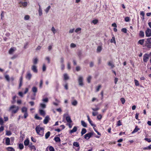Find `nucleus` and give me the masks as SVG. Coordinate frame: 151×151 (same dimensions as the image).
Returning <instances> with one entry per match:
<instances>
[{
  "label": "nucleus",
  "mask_w": 151,
  "mask_h": 151,
  "mask_svg": "<svg viewBox=\"0 0 151 151\" xmlns=\"http://www.w3.org/2000/svg\"><path fill=\"white\" fill-rule=\"evenodd\" d=\"M19 109V107L15 105H12L9 108V111L12 114L17 113Z\"/></svg>",
  "instance_id": "1"
},
{
  "label": "nucleus",
  "mask_w": 151,
  "mask_h": 151,
  "mask_svg": "<svg viewBox=\"0 0 151 151\" xmlns=\"http://www.w3.org/2000/svg\"><path fill=\"white\" fill-rule=\"evenodd\" d=\"M37 133L39 135L42 136L44 134V128L39 126H37L35 128Z\"/></svg>",
  "instance_id": "2"
},
{
  "label": "nucleus",
  "mask_w": 151,
  "mask_h": 151,
  "mask_svg": "<svg viewBox=\"0 0 151 151\" xmlns=\"http://www.w3.org/2000/svg\"><path fill=\"white\" fill-rule=\"evenodd\" d=\"M27 110V108L25 107H23L21 109V111L24 114V118H26L28 116Z\"/></svg>",
  "instance_id": "3"
},
{
  "label": "nucleus",
  "mask_w": 151,
  "mask_h": 151,
  "mask_svg": "<svg viewBox=\"0 0 151 151\" xmlns=\"http://www.w3.org/2000/svg\"><path fill=\"white\" fill-rule=\"evenodd\" d=\"M145 45L148 48H151V37L147 39L145 42Z\"/></svg>",
  "instance_id": "4"
},
{
  "label": "nucleus",
  "mask_w": 151,
  "mask_h": 151,
  "mask_svg": "<svg viewBox=\"0 0 151 151\" xmlns=\"http://www.w3.org/2000/svg\"><path fill=\"white\" fill-rule=\"evenodd\" d=\"M78 81L79 85L81 86H83L84 85L83 83V78L82 76H80L78 78Z\"/></svg>",
  "instance_id": "5"
},
{
  "label": "nucleus",
  "mask_w": 151,
  "mask_h": 151,
  "mask_svg": "<svg viewBox=\"0 0 151 151\" xmlns=\"http://www.w3.org/2000/svg\"><path fill=\"white\" fill-rule=\"evenodd\" d=\"M145 35L147 37L151 36V29L149 28H147L145 31Z\"/></svg>",
  "instance_id": "6"
},
{
  "label": "nucleus",
  "mask_w": 151,
  "mask_h": 151,
  "mask_svg": "<svg viewBox=\"0 0 151 151\" xmlns=\"http://www.w3.org/2000/svg\"><path fill=\"white\" fill-rule=\"evenodd\" d=\"M93 135V133L92 132H89L86 134L84 135V138L86 139H89Z\"/></svg>",
  "instance_id": "7"
},
{
  "label": "nucleus",
  "mask_w": 151,
  "mask_h": 151,
  "mask_svg": "<svg viewBox=\"0 0 151 151\" xmlns=\"http://www.w3.org/2000/svg\"><path fill=\"white\" fill-rule=\"evenodd\" d=\"M149 55L147 54H145L143 56V61L147 62L149 58Z\"/></svg>",
  "instance_id": "8"
},
{
  "label": "nucleus",
  "mask_w": 151,
  "mask_h": 151,
  "mask_svg": "<svg viewBox=\"0 0 151 151\" xmlns=\"http://www.w3.org/2000/svg\"><path fill=\"white\" fill-rule=\"evenodd\" d=\"M32 70L34 72L37 73V66L35 65H33L32 66Z\"/></svg>",
  "instance_id": "9"
},
{
  "label": "nucleus",
  "mask_w": 151,
  "mask_h": 151,
  "mask_svg": "<svg viewBox=\"0 0 151 151\" xmlns=\"http://www.w3.org/2000/svg\"><path fill=\"white\" fill-rule=\"evenodd\" d=\"M50 120V118L49 116H47L45 117V119H44L43 121V123L45 124H47V123L48 121Z\"/></svg>",
  "instance_id": "10"
},
{
  "label": "nucleus",
  "mask_w": 151,
  "mask_h": 151,
  "mask_svg": "<svg viewBox=\"0 0 151 151\" xmlns=\"http://www.w3.org/2000/svg\"><path fill=\"white\" fill-rule=\"evenodd\" d=\"M66 120L68 123H71L72 122L70 116H68L66 117Z\"/></svg>",
  "instance_id": "11"
},
{
  "label": "nucleus",
  "mask_w": 151,
  "mask_h": 151,
  "mask_svg": "<svg viewBox=\"0 0 151 151\" xmlns=\"http://www.w3.org/2000/svg\"><path fill=\"white\" fill-rule=\"evenodd\" d=\"M77 127H74L69 132L70 134H72L73 132H75L77 131Z\"/></svg>",
  "instance_id": "12"
},
{
  "label": "nucleus",
  "mask_w": 151,
  "mask_h": 151,
  "mask_svg": "<svg viewBox=\"0 0 151 151\" xmlns=\"http://www.w3.org/2000/svg\"><path fill=\"white\" fill-rule=\"evenodd\" d=\"M102 49V46H98L96 49V51L97 52H100Z\"/></svg>",
  "instance_id": "13"
},
{
  "label": "nucleus",
  "mask_w": 151,
  "mask_h": 151,
  "mask_svg": "<svg viewBox=\"0 0 151 151\" xmlns=\"http://www.w3.org/2000/svg\"><path fill=\"white\" fill-rule=\"evenodd\" d=\"M139 130V129L138 127L137 126H136L135 128L134 129V130L132 132V134H133L134 133H136Z\"/></svg>",
  "instance_id": "14"
},
{
  "label": "nucleus",
  "mask_w": 151,
  "mask_h": 151,
  "mask_svg": "<svg viewBox=\"0 0 151 151\" xmlns=\"http://www.w3.org/2000/svg\"><path fill=\"white\" fill-rule=\"evenodd\" d=\"M32 77V75L29 73H28L26 76V78L29 80H30Z\"/></svg>",
  "instance_id": "15"
},
{
  "label": "nucleus",
  "mask_w": 151,
  "mask_h": 151,
  "mask_svg": "<svg viewBox=\"0 0 151 151\" xmlns=\"http://www.w3.org/2000/svg\"><path fill=\"white\" fill-rule=\"evenodd\" d=\"M39 113L42 116H44L45 115V111L43 110L40 109Z\"/></svg>",
  "instance_id": "16"
},
{
  "label": "nucleus",
  "mask_w": 151,
  "mask_h": 151,
  "mask_svg": "<svg viewBox=\"0 0 151 151\" xmlns=\"http://www.w3.org/2000/svg\"><path fill=\"white\" fill-rule=\"evenodd\" d=\"M29 144V140L28 139H26L24 142V144L25 146H27Z\"/></svg>",
  "instance_id": "17"
},
{
  "label": "nucleus",
  "mask_w": 151,
  "mask_h": 151,
  "mask_svg": "<svg viewBox=\"0 0 151 151\" xmlns=\"http://www.w3.org/2000/svg\"><path fill=\"white\" fill-rule=\"evenodd\" d=\"M10 139L8 137L6 139V144L7 145H9L10 144Z\"/></svg>",
  "instance_id": "18"
},
{
  "label": "nucleus",
  "mask_w": 151,
  "mask_h": 151,
  "mask_svg": "<svg viewBox=\"0 0 151 151\" xmlns=\"http://www.w3.org/2000/svg\"><path fill=\"white\" fill-rule=\"evenodd\" d=\"M15 49L14 48H11L9 51V53L10 54H12L15 50Z\"/></svg>",
  "instance_id": "19"
},
{
  "label": "nucleus",
  "mask_w": 151,
  "mask_h": 151,
  "mask_svg": "<svg viewBox=\"0 0 151 151\" xmlns=\"http://www.w3.org/2000/svg\"><path fill=\"white\" fill-rule=\"evenodd\" d=\"M110 42L111 43H114L115 44L116 43L115 38L114 36L112 37V38L111 39Z\"/></svg>",
  "instance_id": "20"
},
{
  "label": "nucleus",
  "mask_w": 151,
  "mask_h": 151,
  "mask_svg": "<svg viewBox=\"0 0 151 151\" xmlns=\"http://www.w3.org/2000/svg\"><path fill=\"white\" fill-rule=\"evenodd\" d=\"M86 129L85 128H83L82 129L81 132V135L82 136L83 134L86 133Z\"/></svg>",
  "instance_id": "21"
},
{
  "label": "nucleus",
  "mask_w": 151,
  "mask_h": 151,
  "mask_svg": "<svg viewBox=\"0 0 151 151\" xmlns=\"http://www.w3.org/2000/svg\"><path fill=\"white\" fill-rule=\"evenodd\" d=\"M81 125L84 127H86L87 125L86 122L83 121H81Z\"/></svg>",
  "instance_id": "22"
},
{
  "label": "nucleus",
  "mask_w": 151,
  "mask_h": 151,
  "mask_svg": "<svg viewBox=\"0 0 151 151\" xmlns=\"http://www.w3.org/2000/svg\"><path fill=\"white\" fill-rule=\"evenodd\" d=\"M50 8V6H49L45 9L44 10V11L46 13H47L48 12Z\"/></svg>",
  "instance_id": "23"
},
{
  "label": "nucleus",
  "mask_w": 151,
  "mask_h": 151,
  "mask_svg": "<svg viewBox=\"0 0 151 151\" xmlns=\"http://www.w3.org/2000/svg\"><path fill=\"white\" fill-rule=\"evenodd\" d=\"M144 39L140 40L138 41V43L141 45H142L144 44Z\"/></svg>",
  "instance_id": "24"
},
{
  "label": "nucleus",
  "mask_w": 151,
  "mask_h": 151,
  "mask_svg": "<svg viewBox=\"0 0 151 151\" xmlns=\"http://www.w3.org/2000/svg\"><path fill=\"white\" fill-rule=\"evenodd\" d=\"M92 78V77L91 76H89L87 78V81L88 83H89L91 82Z\"/></svg>",
  "instance_id": "25"
},
{
  "label": "nucleus",
  "mask_w": 151,
  "mask_h": 151,
  "mask_svg": "<svg viewBox=\"0 0 151 151\" xmlns=\"http://www.w3.org/2000/svg\"><path fill=\"white\" fill-rule=\"evenodd\" d=\"M20 3L21 4L22 6L24 7L26 6L27 5V2H23L22 1H21L20 2Z\"/></svg>",
  "instance_id": "26"
},
{
  "label": "nucleus",
  "mask_w": 151,
  "mask_h": 151,
  "mask_svg": "<svg viewBox=\"0 0 151 151\" xmlns=\"http://www.w3.org/2000/svg\"><path fill=\"white\" fill-rule=\"evenodd\" d=\"M50 132H48L45 134V138L46 139H47L50 136Z\"/></svg>",
  "instance_id": "27"
},
{
  "label": "nucleus",
  "mask_w": 151,
  "mask_h": 151,
  "mask_svg": "<svg viewBox=\"0 0 151 151\" xmlns=\"http://www.w3.org/2000/svg\"><path fill=\"white\" fill-rule=\"evenodd\" d=\"M98 22V20L97 19H95L93 20L91 23H93L94 24H96Z\"/></svg>",
  "instance_id": "28"
},
{
  "label": "nucleus",
  "mask_w": 151,
  "mask_h": 151,
  "mask_svg": "<svg viewBox=\"0 0 151 151\" xmlns=\"http://www.w3.org/2000/svg\"><path fill=\"white\" fill-rule=\"evenodd\" d=\"M78 104L77 101L76 100H74L72 102V104L74 106H76Z\"/></svg>",
  "instance_id": "29"
},
{
  "label": "nucleus",
  "mask_w": 151,
  "mask_h": 151,
  "mask_svg": "<svg viewBox=\"0 0 151 151\" xmlns=\"http://www.w3.org/2000/svg\"><path fill=\"white\" fill-rule=\"evenodd\" d=\"M38 11L39 16H42V9H39Z\"/></svg>",
  "instance_id": "30"
},
{
  "label": "nucleus",
  "mask_w": 151,
  "mask_h": 151,
  "mask_svg": "<svg viewBox=\"0 0 151 151\" xmlns=\"http://www.w3.org/2000/svg\"><path fill=\"white\" fill-rule=\"evenodd\" d=\"M64 79L65 80H67L69 79V77L66 73L64 74Z\"/></svg>",
  "instance_id": "31"
},
{
  "label": "nucleus",
  "mask_w": 151,
  "mask_h": 151,
  "mask_svg": "<svg viewBox=\"0 0 151 151\" xmlns=\"http://www.w3.org/2000/svg\"><path fill=\"white\" fill-rule=\"evenodd\" d=\"M32 91L34 93H36L37 91V88L35 87H33L32 88Z\"/></svg>",
  "instance_id": "32"
},
{
  "label": "nucleus",
  "mask_w": 151,
  "mask_h": 151,
  "mask_svg": "<svg viewBox=\"0 0 151 151\" xmlns=\"http://www.w3.org/2000/svg\"><path fill=\"white\" fill-rule=\"evenodd\" d=\"M108 65L109 66H111V68H113L114 67V65L111 62H109L108 63Z\"/></svg>",
  "instance_id": "33"
},
{
  "label": "nucleus",
  "mask_w": 151,
  "mask_h": 151,
  "mask_svg": "<svg viewBox=\"0 0 151 151\" xmlns=\"http://www.w3.org/2000/svg\"><path fill=\"white\" fill-rule=\"evenodd\" d=\"M144 32L142 31H140L139 32V35L142 37H144Z\"/></svg>",
  "instance_id": "34"
},
{
  "label": "nucleus",
  "mask_w": 151,
  "mask_h": 151,
  "mask_svg": "<svg viewBox=\"0 0 151 151\" xmlns=\"http://www.w3.org/2000/svg\"><path fill=\"white\" fill-rule=\"evenodd\" d=\"M73 145L77 147H79V145L78 142H75L73 143Z\"/></svg>",
  "instance_id": "35"
},
{
  "label": "nucleus",
  "mask_w": 151,
  "mask_h": 151,
  "mask_svg": "<svg viewBox=\"0 0 151 151\" xmlns=\"http://www.w3.org/2000/svg\"><path fill=\"white\" fill-rule=\"evenodd\" d=\"M38 60L37 58H36L34 59L33 60V62L34 65H35L37 63Z\"/></svg>",
  "instance_id": "36"
},
{
  "label": "nucleus",
  "mask_w": 151,
  "mask_h": 151,
  "mask_svg": "<svg viewBox=\"0 0 151 151\" xmlns=\"http://www.w3.org/2000/svg\"><path fill=\"white\" fill-rule=\"evenodd\" d=\"M54 140L56 142H60V138L58 137H55Z\"/></svg>",
  "instance_id": "37"
},
{
  "label": "nucleus",
  "mask_w": 151,
  "mask_h": 151,
  "mask_svg": "<svg viewBox=\"0 0 151 151\" xmlns=\"http://www.w3.org/2000/svg\"><path fill=\"white\" fill-rule=\"evenodd\" d=\"M7 149L9 151H15L14 150L13 148L11 147H8Z\"/></svg>",
  "instance_id": "38"
},
{
  "label": "nucleus",
  "mask_w": 151,
  "mask_h": 151,
  "mask_svg": "<svg viewBox=\"0 0 151 151\" xmlns=\"http://www.w3.org/2000/svg\"><path fill=\"white\" fill-rule=\"evenodd\" d=\"M40 106L42 108V109L45 108L46 107V105L45 104H43L42 103H41L40 104Z\"/></svg>",
  "instance_id": "39"
},
{
  "label": "nucleus",
  "mask_w": 151,
  "mask_h": 151,
  "mask_svg": "<svg viewBox=\"0 0 151 151\" xmlns=\"http://www.w3.org/2000/svg\"><path fill=\"white\" fill-rule=\"evenodd\" d=\"M51 30L54 34H55L56 32V29L53 27H52L51 28Z\"/></svg>",
  "instance_id": "40"
},
{
  "label": "nucleus",
  "mask_w": 151,
  "mask_h": 151,
  "mask_svg": "<svg viewBox=\"0 0 151 151\" xmlns=\"http://www.w3.org/2000/svg\"><path fill=\"white\" fill-rule=\"evenodd\" d=\"M120 100H121V101L122 103V104H124L125 103V100L124 98H122L120 99Z\"/></svg>",
  "instance_id": "41"
},
{
  "label": "nucleus",
  "mask_w": 151,
  "mask_h": 151,
  "mask_svg": "<svg viewBox=\"0 0 151 151\" xmlns=\"http://www.w3.org/2000/svg\"><path fill=\"white\" fill-rule=\"evenodd\" d=\"M19 147L20 149L22 150L24 148V145L22 144H19Z\"/></svg>",
  "instance_id": "42"
},
{
  "label": "nucleus",
  "mask_w": 151,
  "mask_h": 151,
  "mask_svg": "<svg viewBox=\"0 0 151 151\" xmlns=\"http://www.w3.org/2000/svg\"><path fill=\"white\" fill-rule=\"evenodd\" d=\"M81 28H78L76 29L75 30V32L77 33L79 31H81Z\"/></svg>",
  "instance_id": "43"
},
{
  "label": "nucleus",
  "mask_w": 151,
  "mask_h": 151,
  "mask_svg": "<svg viewBox=\"0 0 151 151\" xmlns=\"http://www.w3.org/2000/svg\"><path fill=\"white\" fill-rule=\"evenodd\" d=\"M134 83L136 86H138L139 85L138 81L136 80H134Z\"/></svg>",
  "instance_id": "44"
},
{
  "label": "nucleus",
  "mask_w": 151,
  "mask_h": 151,
  "mask_svg": "<svg viewBox=\"0 0 151 151\" xmlns=\"http://www.w3.org/2000/svg\"><path fill=\"white\" fill-rule=\"evenodd\" d=\"M29 18V16L28 15H26L24 17V19L25 20H28Z\"/></svg>",
  "instance_id": "45"
},
{
  "label": "nucleus",
  "mask_w": 151,
  "mask_h": 151,
  "mask_svg": "<svg viewBox=\"0 0 151 151\" xmlns=\"http://www.w3.org/2000/svg\"><path fill=\"white\" fill-rule=\"evenodd\" d=\"M76 45L74 43H72L70 44V47L72 48H74L76 47Z\"/></svg>",
  "instance_id": "46"
},
{
  "label": "nucleus",
  "mask_w": 151,
  "mask_h": 151,
  "mask_svg": "<svg viewBox=\"0 0 151 151\" xmlns=\"http://www.w3.org/2000/svg\"><path fill=\"white\" fill-rule=\"evenodd\" d=\"M35 118L37 119L41 120L42 119V118L41 117L38 116L37 114L35 115Z\"/></svg>",
  "instance_id": "47"
},
{
  "label": "nucleus",
  "mask_w": 151,
  "mask_h": 151,
  "mask_svg": "<svg viewBox=\"0 0 151 151\" xmlns=\"http://www.w3.org/2000/svg\"><path fill=\"white\" fill-rule=\"evenodd\" d=\"M5 78L7 81H9L10 79H9V75H6L5 76Z\"/></svg>",
  "instance_id": "48"
},
{
  "label": "nucleus",
  "mask_w": 151,
  "mask_h": 151,
  "mask_svg": "<svg viewBox=\"0 0 151 151\" xmlns=\"http://www.w3.org/2000/svg\"><path fill=\"white\" fill-rule=\"evenodd\" d=\"M101 85H99L98 86V87H97L96 89V91L97 92L99 90V89L101 88Z\"/></svg>",
  "instance_id": "49"
},
{
  "label": "nucleus",
  "mask_w": 151,
  "mask_h": 151,
  "mask_svg": "<svg viewBox=\"0 0 151 151\" xmlns=\"http://www.w3.org/2000/svg\"><path fill=\"white\" fill-rule=\"evenodd\" d=\"M4 123V121L2 118H0V125H2Z\"/></svg>",
  "instance_id": "50"
},
{
  "label": "nucleus",
  "mask_w": 151,
  "mask_h": 151,
  "mask_svg": "<svg viewBox=\"0 0 151 151\" xmlns=\"http://www.w3.org/2000/svg\"><path fill=\"white\" fill-rule=\"evenodd\" d=\"M46 70V67L45 64H43L42 66V70L43 71H45Z\"/></svg>",
  "instance_id": "51"
},
{
  "label": "nucleus",
  "mask_w": 151,
  "mask_h": 151,
  "mask_svg": "<svg viewBox=\"0 0 151 151\" xmlns=\"http://www.w3.org/2000/svg\"><path fill=\"white\" fill-rule=\"evenodd\" d=\"M4 12L3 11H2L1 12V19H2L4 17Z\"/></svg>",
  "instance_id": "52"
},
{
  "label": "nucleus",
  "mask_w": 151,
  "mask_h": 151,
  "mask_svg": "<svg viewBox=\"0 0 151 151\" xmlns=\"http://www.w3.org/2000/svg\"><path fill=\"white\" fill-rule=\"evenodd\" d=\"M145 140L147 141L148 142H151V139L145 138Z\"/></svg>",
  "instance_id": "53"
},
{
  "label": "nucleus",
  "mask_w": 151,
  "mask_h": 151,
  "mask_svg": "<svg viewBox=\"0 0 151 151\" xmlns=\"http://www.w3.org/2000/svg\"><path fill=\"white\" fill-rule=\"evenodd\" d=\"M102 116H101V114L97 116V118L99 120H101V119L102 118Z\"/></svg>",
  "instance_id": "54"
},
{
  "label": "nucleus",
  "mask_w": 151,
  "mask_h": 151,
  "mask_svg": "<svg viewBox=\"0 0 151 151\" xmlns=\"http://www.w3.org/2000/svg\"><path fill=\"white\" fill-rule=\"evenodd\" d=\"M42 101H43L44 102H47L48 101V98H46L45 99H43L42 100Z\"/></svg>",
  "instance_id": "55"
},
{
  "label": "nucleus",
  "mask_w": 151,
  "mask_h": 151,
  "mask_svg": "<svg viewBox=\"0 0 151 151\" xmlns=\"http://www.w3.org/2000/svg\"><path fill=\"white\" fill-rule=\"evenodd\" d=\"M122 32L124 33H127V29L126 28H123L122 29Z\"/></svg>",
  "instance_id": "56"
},
{
  "label": "nucleus",
  "mask_w": 151,
  "mask_h": 151,
  "mask_svg": "<svg viewBox=\"0 0 151 151\" xmlns=\"http://www.w3.org/2000/svg\"><path fill=\"white\" fill-rule=\"evenodd\" d=\"M45 59L47 61L48 63H50V58L49 57H47L45 58Z\"/></svg>",
  "instance_id": "57"
},
{
  "label": "nucleus",
  "mask_w": 151,
  "mask_h": 151,
  "mask_svg": "<svg viewBox=\"0 0 151 151\" xmlns=\"http://www.w3.org/2000/svg\"><path fill=\"white\" fill-rule=\"evenodd\" d=\"M67 68L69 70H70L71 68L70 63H68L67 64Z\"/></svg>",
  "instance_id": "58"
},
{
  "label": "nucleus",
  "mask_w": 151,
  "mask_h": 151,
  "mask_svg": "<svg viewBox=\"0 0 151 151\" xmlns=\"http://www.w3.org/2000/svg\"><path fill=\"white\" fill-rule=\"evenodd\" d=\"M92 110L94 111H97L99 110V108H92Z\"/></svg>",
  "instance_id": "59"
},
{
  "label": "nucleus",
  "mask_w": 151,
  "mask_h": 151,
  "mask_svg": "<svg viewBox=\"0 0 151 151\" xmlns=\"http://www.w3.org/2000/svg\"><path fill=\"white\" fill-rule=\"evenodd\" d=\"M74 31V29H71L69 31V33H73Z\"/></svg>",
  "instance_id": "60"
},
{
  "label": "nucleus",
  "mask_w": 151,
  "mask_h": 151,
  "mask_svg": "<svg viewBox=\"0 0 151 151\" xmlns=\"http://www.w3.org/2000/svg\"><path fill=\"white\" fill-rule=\"evenodd\" d=\"M98 114V113L97 112H92V115L94 116H96L97 114Z\"/></svg>",
  "instance_id": "61"
},
{
  "label": "nucleus",
  "mask_w": 151,
  "mask_h": 151,
  "mask_svg": "<svg viewBox=\"0 0 151 151\" xmlns=\"http://www.w3.org/2000/svg\"><path fill=\"white\" fill-rule=\"evenodd\" d=\"M139 115V114L137 113L136 114L135 116V118L138 120H139V119H138Z\"/></svg>",
  "instance_id": "62"
},
{
  "label": "nucleus",
  "mask_w": 151,
  "mask_h": 151,
  "mask_svg": "<svg viewBox=\"0 0 151 151\" xmlns=\"http://www.w3.org/2000/svg\"><path fill=\"white\" fill-rule=\"evenodd\" d=\"M49 150L50 151H54V149L53 147L52 146H50L49 147Z\"/></svg>",
  "instance_id": "63"
},
{
  "label": "nucleus",
  "mask_w": 151,
  "mask_h": 151,
  "mask_svg": "<svg viewBox=\"0 0 151 151\" xmlns=\"http://www.w3.org/2000/svg\"><path fill=\"white\" fill-rule=\"evenodd\" d=\"M122 125L121 123L120 120H119L118 121L117 123V125L118 126H120Z\"/></svg>",
  "instance_id": "64"
}]
</instances>
